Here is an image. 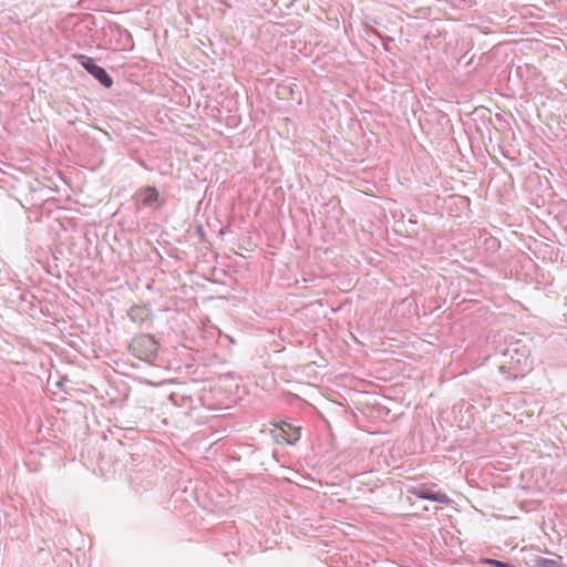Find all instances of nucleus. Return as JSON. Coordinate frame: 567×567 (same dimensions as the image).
I'll return each instance as SVG.
<instances>
[{
    "instance_id": "obj_8",
    "label": "nucleus",
    "mask_w": 567,
    "mask_h": 567,
    "mask_svg": "<svg viewBox=\"0 0 567 567\" xmlns=\"http://www.w3.org/2000/svg\"><path fill=\"white\" fill-rule=\"evenodd\" d=\"M179 396H184V394H179L178 392H174L171 394V400L173 401L174 404H179V402H178Z\"/></svg>"
},
{
    "instance_id": "obj_4",
    "label": "nucleus",
    "mask_w": 567,
    "mask_h": 567,
    "mask_svg": "<svg viewBox=\"0 0 567 567\" xmlns=\"http://www.w3.org/2000/svg\"><path fill=\"white\" fill-rule=\"evenodd\" d=\"M300 431L301 426L284 421L278 425V430L274 436L277 442H286L287 444L293 445L300 440Z\"/></svg>"
},
{
    "instance_id": "obj_5",
    "label": "nucleus",
    "mask_w": 567,
    "mask_h": 567,
    "mask_svg": "<svg viewBox=\"0 0 567 567\" xmlns=\"http://www.w3.org/2000/svg\"><path fill=\"white\" fill-rule=\"evenodd\" d=\"M413 494L419 498L433 501V502H436L440 504L447 505L451 502V499L449 498V496L446 494L441 493V492H434L433 489H431L430 487H427L425 485L416 487L414 489Z\"/></svg>"
},
{
    "instance_id": "obj_3",
    "label": "nucleus",
    "mask_w": 567,
    "mask_h": 567,
    "mask_svg": "<svg viewBox=\"0 0 567 567\" xmlns=\"http://www.w3.org/2000/svg\"><path fill=\"white\" fill-rule=\"evenodd\" d=\"M134 200L137 208L147 207L151 209L159 208L164 202L153 186L140 188L134 195Z\"/></svg>"
},
{
    "instance_id": "obj_1",
    "label": "nucleus",
    "mask_w": 567,
    "mask_h": 567,
    "mask_svg": "<svg viewBox=\"0 0 567 567\" xmlns=\"http://www.w3.org/2000/svg\"><path fill=\"white\" fill-rule=\"evenodd\" d=\"M128 350L136 359L152 363L157 357L158 346L152 336L141 334L132 339Z\"/></svg>"
},
{
    "instance_id": "obj_9",
    "label": "nucleus",
    "mask_w": 567,
    "mask_h": 567,
    "mask_svg": "<svg viewBox=\"0 0 567 567\" xmlns=\"http://www.w3.org/2000/svg\"><path fill=\"white\" fill-rule=\"evenodd\" d=\"M219 1H220V3L225 4L227 8L231 7V4L228 3L226 0H219Z\"/></svg>"
},
{
    "instance_id": "obj_6",
    "label": "nucleus",
    "mask_w": 567,
    "mask_h": 567,
    "mask_svg": "<svg viewBox=\"0 0 567 567\" xmlns=\"http://www.w3.org/2000/svg\"><path fill=\"white\" fill-rule=\"evenodd\" d=\"M559 561L545 557H537L534 561V567H558Z\"/></svg>"
},
{
    "instance_id": "obj_10",
    "label": "nucleus",
    "mask_w": 567,
    "mask_h": 567,
    "mask_svg": "<svg viewBox=\"0 0 567 567\" xmlns=\"http://www.w3.org/2000/svg\"><path fill=\"white\" fill-rule=\"evenodd\" d=\"M187 400L189 401V406H192L193 399L189 396V398H187Z\"/></svg>"
},
{
    "instance_id": "obj_2",
    "label": "nucleus",
    "mask_w": 567,
    "mask_h": 567,
    "mask_svg": "<svg viewBox=\"0 0 567 567\" xmlns=\"http://www.w3.org/2000/svg\"><path fill=\"white\" fill-rule=\"evenodd\" d=\"M79 63L104 87L110 89L113 85V79L105 69L97 65L94 60L87 55L80 54L76 56Z\"/></svg>"
},
{
    "instance_id": "obj_7",
    "label": "nucleus",
    "mask_w": 567,
    "mask_h": 567,
    "mask_svg": "<svg viewBox=\"0 0 567 567\" xmlns=\"http://www.w3.org/2000/svg\"><path fill=\"white\" fill-rule=\"evenodd\" d=\"M487 565H491L493 567H514L513 565L508 564V563H505V561H502V560H497V559H486L485 561Z\"/></svg>"
}]
</instances>
